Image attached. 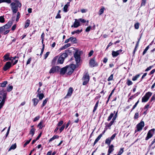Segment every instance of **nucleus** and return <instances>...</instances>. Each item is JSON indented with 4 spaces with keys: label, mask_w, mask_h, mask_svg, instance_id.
Wrapping results in <instances>:
<instances>
[{
    "label": "nucleus",
    "mask_w": 155,
    "mask_h": 155,
    "mask_svg": "<svg viewBox=\"0 0 155 155\" xmlns=\"http://www.w3.org/2000/svg\"><path fill=\"white\" fill-rule=\"evenodd\" d=\"M70 41H71V42H73L74 43H75L76 41V39L75 38H74L73 37H71L70 38Z\"/></svg>",
    "instance_id": "obj_36"
},
{
    "label": "nucleus",
    "mask_w": 155,
    "mask_h": 155,
    "mask_svg": "<svg viewBox=\"0 0 155 155\" xmlns=\"http://www.w3.org/2000/svg\"><path fill=\"white\" fill-rule=\"evenodd\" d=\"M44 48H45V45H43L42 48L41 49V53L40 54V55L41 56L42 55V54L43 53V51H44Z\"/></svg>",
    "instance_id": "obj_53"
},
{
    "label": "nucleus",
    "mask_w": 155,
    "mask_h": 155,
    "mask_svg": "<svg viewBox=\"0 0 155 155\" xmlns=\"http://www.w3.org/2000/svg\"><path fill=\"white\" fill-rule=\"evenodd\" d=\"M104 9V7H103V8H101V9L99 11V15H101L102 14H103V13Z\"/></svg>",
    "instance_id": "obj_41"
},
{
    "label": "nucleus",
    "mask_w": 155,
    "mask_h": 155,
    "mask_svg": "<svg viewBox=\"0 0 155 155\" xmlns=\"http://www.w3.org/2000/svg\"><path fill=\"white\" fill-rule=\"evenodd\" d=\"M13 89V86L11 85H9L7 87V91L8 92L11 91Z\"/></svg>",
    "instance_id": "obj_31"
},
{
    "label": "nucleus",
    "mask_w": 155,
    "mask_h": 155,
    "mask_svg": "<svg viewBox=\"0 0 155 155\" xmlns=\"http://www.w3.org/2000/svg\"><path fill=\"white\" fill-rule=\"evenodd\" d=\"M139 102V101L138 100L137 102L133 106V107L132 108V110H131V111H132L137 106V104Z\"/></svg>",
    "instance_id": "obj_49"
},
{
    "label": "nucleus",
    "mask_w": 155,
    "mask_h": 155,
    "mask_svg": "<svg viewBox=\"0 0 155 155\" xmlns=\"http://www.w3.org/2000/svg\"><path fill=\"white\" fill-rule=\"evenodd\" d=\"M74 57L75 59L76 63H79L80 60V54L78 52H76L74 54Z\"/></svg>",
    "instance_id": "obj_7"
},
{
    "label": "nucleus",
    "mask_w": 155,
    "mask_h": 155,
    "mask_svg": "<svg viewBox=\"0 0 155 155\" xmlns=\"http://www.w3.org/2000/svg\"><path fill=\"white\" fill-rule=\"evenodd\" d=\"M18 58V57H17L16 56H15L13 57H11L10 58V61H13V60H15L16 58Z\"/></svg>",
    "instance_id": "obj_61"
},
{
    "label": "nucleus",
    "mask_w": 155,
    "mask_h": 155,
    "mask_svg": "<svg viewBox=\"0 0 155 155\" xmlns=\"http://www.w3.org/2000/svg\"><path fill=\"white\" fill-rule=\"evenodd\" d=\"M63 121L61 120L60 121L58 124L57 125L58 126H61L63 124Z\"/></svg>",
    "instance_id": "obj_63"
},
{
    "label": "nucleus",
    "mask_w": 155,
    "mask_h": 155,
    "mask_svg": "<svg viewBox=\"0 0 155 155\" xmlns=\"http://www.w3.org/2000/svg\"><path fill=\"white\" fill-rule=\"evenodd\" d=\"M35 128H32L30 131L29 134H31L32 135V137L35 134Z\"/></svg>",
    "instance_id": "obj_22"
},
{
    "label": "nucleus",
    "mask_w": 155,
    "mask_h": 155,
    "mask_svg": "<svg viewBox=\"0 0 155 155\" xmlns=\"http://www.w3.org/2000/svg\"><path fill=\"white\" fill-rule=\"evenodd\" d=\"M113 74H111L110 76L107 79V81H111L113 80Z\"/></svg>",
    "instance_id": "obj_48"
},
{
    "label": "nucleus",
    "mask_w": 155,
    "mask_h": 155,
    "mask_svg": "<svg viewBox=\"0 0 155 155\" xmlns=\"http://www.w3.org/2000/svg\"><path fill=\"white\" fill-rule=\"evenodd\" d=\"M80 25V23L79 22L78 19H75V21L74 23V25L71 26V27H74L75 28H76Z\"/></svg>",
    "instance_id": "obj_10"
},
{
    "label": "nucleus",
    "mask_w": 155,
    "mask_h": 155,
    "mask_svg": "<svg viewBox=\"0 0 155 155\" xmlns=\"http://www.w3.org/2000/svg\"><path fill=\"white\" fill-rule=\"evenodd\" d=\"M7 93L5 91H2L0 92V109L3 106L5 102V100L6 98Z\"/></svg>",
    "instance_id": "obj_1"
},
{
    "label": "nucleus",
    "mask_w": 155,
    "mask_h": 155,
    "mask_svg": "<svg viewBox=\"0 0 155 155\" xmlns=\"http://www.w3.org/2000/svg\"><path fill=\"white\" fill-rule=\"evenodd\" d=\"M61 12V11L59 10L58 11V12L56 16L55 17V18L56 19L57 18H61V17L60 14V13Z\"/></svg>",
    "instance_id": "obj_38"
},
{
    "label": "nucleus",
    "mask_w": 155,
    "mask_h": 155,
    "mask_svg": "<svg viewBox=\"0 0 155 155\" xmlns=\"http://www.w3.org/2000/svg\"><path fill=\"white\" fill-rule=\"evenodd\" d=\"M121 49L117 51H112V55L113 57H115L117 56L122 51Z\"/></svg>",
    "instance_id": "obj_11"
},
{
    "label": "nucleus",
    "mask_w": 155,
    "mask_h": 155,
    "mask_svg": "<svg viewBox=\"0 0 155 155\" xmlns=\"http://www.w3.org/2000/svg\"><path fill=\"white\" fill-rule=\"evenodd\" d=\"M68 56L67 54L66 53H63L59 58L58 62L61 64L63 63L64 60Z\"/></svg>",
    "instance_id": "obj_3"
},
{
    "label": "nucleus",
    "mask_w": 155,
    "mask_h": 155,
    "mask_svg": "<svg viewBox=\"0 0 155 155\" xmlns=\"http://www.w3.org/2000/svg\"><path fill=\"white\" fill-rule=\"evenodd\" d=\"M44 95L43 94H39V93H38L37 96H38L39 99L40 100H42L44 97Z\"/></svg>",
    "instance_id": "obj_33"
},
{
    "label": "nucleus",
    "mask_w": 155,
    "mask_h": 155,
    "mask_svg": "<svg viewBox=\"0 0 155 155\" xmlns=\"http://www.w3.org/2000/svg\"><path fill=\"white\" fill-rule=\"evenodd\" d=\"M78 19L79 22H80V21H81V22L83 23H84L86 21L85 20H84V19H81V18H79Z\"/></svg>",
    "instance_id": "obj_55"
},
{
    "label": "nucleus",
    "mask_w": 155,
    "mask_h": 155,
    "mask_svg": "<svg viewBox=\"0 0 155 155\" xmlns=\"http://www.w3.org/2000/svg\"><path fill=\"white\" fill-rule=\"evenodd\" d=\"M31 140V138H30L29 140H27L26 142L24 144V147H25L27 144L29 143Z\"/></svg>",
    "instance_id": "obj_46"
},
{
    "label": "nucleus",
    "mask_w": 155,
    "mask_h": 155,
    "mask_svg": "<svg viewBox=\"0 0 155 155\" xmlns=\"http://www.w3.org/2000/svg\"><path fill=\"white\" fill-rule=\"evenodd\" d=\"M59 69V67L58 66L52 67L49 71V73H54Z\"/></svg>",
    "instance_id": "obj_8"
},
{
    "label": "nucleus",
    "mask_w": 155,
    "mask_h": 155,
    "mask_svg": "<svg viewBox=\"0 0 155 155\" xmlns=\"http://www.w3.org/2000/svg\"><path fill=\"white\" fill-rule=\"evenodd\" d=\"M148 99L146 98L144 96L142 97V102H145L148 101Z\"/></svg>",
    "instance_id": "obj_40"
},
{
    "label": "nucleus",
    "mask_w": 155,
    "mask_h": 155,
    "mask_svg": "<svg viewBox=\"0 0 155 155\" xmlns=\"http://www.w3.org/2000/svg\"><path fill=\"white\" fill-rule=\"evenodd\" d=\"M152 94V93L150 92H148L145 95H144V96L146 97V98H147V99H149L150 97L151 96Z\"/></svg>",
    "instance_id": "obj_19"
},
{
    "label": "nucleus",
    "mask_w": 155,
    "mask_h": 155,
    "mask_svg": "<svg viewBox=\"0 0 155 155\" xmlns=\"http://www.w3.org/2000/svg\"><path fill=\"white\" fill-rule=\"evenodd\" d=\"M73 91V88L71 87H70L68 90V92L67 94L66 95V96L65 97V98H67L68 97H70Z\"/></svg>",
    "instance_id": "obj_12"
},
{
    "label": "nucleus",
    "mask_w": 155,
    "mask_h": 155,
    "mask_svg": "<svg viewBox=\"0 0 155 155\" xmlns=\"http://www.w3.org/2000/svg\"><path fill=\"white\" fill-rule=\"evenodd\" d=\"M11 0H0V3L3 2H6L9 4L11 3Z\"/></svg>",
    "instance_id": "obj_27"
},
{
    "label": "nucleus",
    "mask_w": 155,
    "mask_h": 155,
    "mask_svg": "<svg viewBox=\"0 0 155 155\" xmlns=\"http://www.w3.org/2000/svg\"><path fill=\"white\" fill-rule=\"evenodd\" d=\"M114 146L113 145L111 144L109 146V148L108 150V152H109L110 153H111V152L114 150Z\"/></svg>",
    "instance_id": "obj_17"
},
{
    "label": "nucleus",
    "mask_w": 155,
    "mask_h": 155,
    "mask_svg": "<svg viewBox=\"0 0 155 155\" xmlns=\"http://www.w3.org/2000/svg\"><path fill=\"white\" fill-rule=\"evenodd\" d=\"M149 48V45L148 46L144 49V51H143V55H144L145 53H146L147 51L148 50Z\"/></svg>",
    "instance_id": "obj_44"
},
{
    "label": "nucleus",
    "mask_w": 155,
    "mask_h": 155,
    "mask_svg": "<svg viewBox=\"0 0 155 155\" xmlns=\"http://www.w3.org/2000/svg\"><path fill=\"white\" fill-rule=\"evenodd\" d=\"M3 27L4 29V30H7L10 27L7 24L5 25L4 26H3Z\"/></svg>",
    "instance_id": "obj_47"
},
{
    "label": "nucleus",
    "mask_w": 155,
    "mask_h": 155,
    "mask_svg": "<svg viewBox=\"0 0 155 155\" xmlns=\"http://www.w3.org/2000/svg\"><path fill=\"white\" fill-rule=\"evenodd\" d=\"M112 140L109 138H107L105 140V143L110 145L111 141Z\"/></svg>",
    "instance_id": "obj_29"
},
{
    "label": "nucleus",
    "mask_w": 155,
    "mask_h": 155,
    "mask_svg": "<svg viewBox=\"0 0 155 155\" xmlns=\"http://www.w3.org/2000/svg\"><path fill=\"white\" fill-rule=\"evenodd\" d=\"M43 124V122L41 121L39 124H38V127L40 129H42L43 127L42 126V124Z\"/></svg>",
    "instance_id": "obj_45"
},
{
    "label": "nucleus",
    "mask_w": 155,
    "mask_h": 155,
    "mask_svg": "<svg viewBox=\"0 0 155 155\" xmlns=\"http://www.w3.org/2000/svg\"><path fill=\"white\" fill-rule=\"evenodd\" d=\"M48 101V99L46 98L43 101L42 105L41 106L42 107H43L45 105V104H46L47 103V102Z\"/></svg>",
    "instance_id": "obj_42"
},
{
    "label": "nucleus",
    "mask_w": 155,
    "mask_h": 155,
    "mask_svg": "<svg viewBox=\"0 0 155 155\" xmlns=\"http://www.w3.org/2000/svg\"><path fill=\"white\" fill-rule=\"evenodd\" d=\"M82 31V29H81V30H77L76 31H75V33L79 34L80 32H81Z\"/></svg>",
    "instance_id": "obj_56"
},
{
    "label": "nucleus",
    "mask_w": 155,
    "mask_h": 155,
    "mask_svg": "<svg viewBox=\"0 0 155 155\" xmlns=\"http://www.w3.org/2000/svg\"><path fill=\"white\" fill-rule=\"evenodd\" d=\"M137 95H136V94H135L131 96L129 98V100H131L132 99L134 98L136 96H137Z\"/></svg>",
    "instance_id": "obj_59"
},
{
    "label": "nucleus",
    "mask_w": 155,
    "mask_h": 155,
    "mask_svg": "<svg viewBox=\"0 0 155 155\" xmlns=\"http://www.w3.org/2000/svg\"><path fill=\"white\" fill-rule=\"evenodd\" d=\"M95 59L94 58L91 59L90 61L89 64L90 66L91 67H93L95 66L96 65V63L95 61Z\"/></svg>",
    "instance_id": "obj_13"
},
{
    "label": "nucleus",
    "mask_w": 155,
    "mask_h": 155,
    "mask_svg": "<svg viewBox=\"0 0 155 155\" xmlns=\"http://www.w3.org/2000/svg\"><path fill=\"white\" fill-rule=\"evenodd\" d=\"M153 67V66H149V67L147 68L145 70V71H147L150 70L151 68Z\"/></svg>",
    "instance_id": "obj_58"
},
{
    "label": "nucleus",
    "mask_w": 155,
    "mask_h": 155,
    "mask_svg": "<svg viewBox=\"0 0 155 155\" xmlns=\"http://www.w3.org/2000/svg\"><path fill=\"white\" fill-rule=\"evenodd\" d=\"M74 71V69L71 67H69L67 66V74L70 75Z\"/></svg>",
    "instance_id": "obj_14"
},
{
    "label": "nucleus",
    "mask_w": 155,
    "mask_h": 155,
    "mask_svg": "<svg viewBox=\"0 0 155 155\" xmlns=\"http://www.w3.org/2000/svg\"><path fill=\"white\" fill-rule=\"evenodd\" d=\"M152 94V93L150 92H148L145 95H144V96L146 97V98H147V99H149L150 97L151 96Z\"/></svg>",
    "instance_id": "obj_21"
},
{
    "label": "nucleus",
    "mask_w": 155,
    "mask_h": 155,
    "mask_svg": "<svg viewBox=\"0 0 155 155\" xmlns=\"http://www.w3.org/2000/svg\"><path fill=\"white\" fill-rule=\"evenodd\" d=\"M33 103V105L35 106L38 102L39 101L38 99L37 98H34L32 100Z\"/></svg>",
    "instance_id": "obj_18"
},
{
    "label": "nucleus",
    "mask_w": 155,
    "mask_h": 155,
    "mask_svg": "<svg viewBox=\"0 0 155 155\" xmlns=\"http://www.w3.org/2000/svg\"><path fill=\"white\" fill-rule=\"evenodd\" d=\"M5 21V19L3 16H0V22L3 23Z\"/></svg>",
    "instance_id": "obj_50"
},
{
    "label": "nucleus",
    "mask_w": 155,
    "mask_h": 155,
    "mask_svg": "<svg viewBox=\"0 0 155 155\" xmlns=\"http://www.w3.org/2000/svg\"><path fill=\"white\" fill-rule=\"evenodd\" d=\"M10 54L9 53L5 54L3 57L4 58L3 60L4 61H5L8 60L10 61V58L9 57Z\"/></svg>",
    "instance_id": "obj_15"
},
{
    "label": "nucleus",
    "mask_w": 155,
    "mask_h": 155,
    "mask_svg": "<svg viewBox=\"0 0 155 155\" xmlns=\"http://www.w3.org/2000/svg\"><path fill=\"white\" fill-rule=\"evenodd\" d=\"M65 127V126L63 125L59 129V130L60 131V132H61L62 130L64 129V128Z\"/></svg>",
    "instance_id": "obj_62"
},
{
    "label": "nucleus",
    "mask_w": 155,
    "mask_h": 155,
    "mask_svg": "<svg viewBox=\"0 0 155 155\" xmlns=\"http://www.w3.org/2000/svg\"><path fill=\"white\" fill-rule=\"evenodd\" d=\"M154 130V129H152L148 131L147 134V136L145 138V140H148L153 136Z\"/></svg>",
    "instance_id": "obj_5"
},
{
    "label": "nucleus",
    "mask_w": 155,
    "mask_h": 155,
    "mask_svg": "<svg viewBox=\"0 0 155 155\" xmlns=\"http://www.w3.org/2000/svg\"><path fill=\"white\" fill-rule=\"evenodd\" d=\"M12 24H13V22L12 21H9L7 24L8 25V26H10V27L12 25Z\"/></svg>",
    "instance_id": "obj_64"
},
{
    "label": "nucleus",
    "mask_w": 155,
    "mask_h": 155,
    "mask_svg": "<svg viewBox=\"0 0 155 155\" xmlns=\"http://www.w3.org/2000/svg\"><path fill=\"white\" fill-rule=\"evenodd\" d=\"M16 143H15L14 144L12 145L11 147H10V148L9 149L8 151H10L11 150H14L16 148Z\"/></svg>",
    "instance_id": "obj_23"
},
{
    "label": "nucleus",
    "mask_w": 155,
    "mask_h": 155,
    "mask_svg": "<svg viewBox=\"0 0 155 155\" xmlns=\"http://www.w3.org/2000/svg\"><path fill=\"white\" fill-rule=\"evenodd\" d=\"M39 118H40V117L39 116H37L36 117H35L34 118V119L33 120V121L34 122H35V121H37V120H39Z\"/></svg>",
    "instance_id": "obj_60"
},
{
    "label": "nucleus",
    "mask_w": 155,
    "mask_h": 155,
    "mask_svg": "<svg viewBox=\"0 0 155 155\" xmlns=\"http://www.w3.org/2000/svg\"><path fill=\"white\" fill-rule=\"evenodd\" d=\"M14 1L16 2L15 3H16L17 5H18V6H19V8L21 7V4L18 0H14Z\"/></svg>",
    "instance_id": "obj_39"
},
{
    "label": "nucleus",
    "mask_w": 155,
    "mask_h": 155,
    "mask_svg": "<svg viewBox=\"0 0 155 155\" xmlns=\"http://www.w3.org/2000/svg\"><path fill=\"white\" fill-rule=\"evenodd\" d=\"M11 10L13 14L16 13L18 11L19 6L15 2H12L10 4Z\"/></svg>",
    "instance_id": "obj_2"
},
{
    "label": "nucleus",
    "mask_w": 155,
    "mask_h": 155,
    "mask_svg": "<svg viewBox=\"0 0 155 155\" xmlns=\"http://www.w3.org/2000/svg\"><path fill=\"white\" fill-rule=\"evenodd\" d=\"M68 6H67V5H65L64 6V8H63V11L64 12H68Z\"/></svg>",
    "instance_id": "obj_43"
},
{
    "label": "nucleus",
    "mask_w": 155,
    "mask_h": 155,
    "mask_svg": "<svg viewBox=\"0 0 155 155\" xmlns=\"http://www.w3.org/2000/svg\"><path fill=\"white\" fill-rule=\"evenodd\" d=\"M152 94V93L150 92H148L145 95H144V96L146 97V98H147V99H149L150 97L151 96Z\"/></svg>",
    "instance_id": "obj_20"
},
{
    "label": "nucleus",
    "mask_w": 155,
    "mask_h": 155,
    "mask_svg": "<svg viewBox=\"0 0 155 155\" xmlns=\"http://www.w3.org/2000/svg\"><path fill=\"white\" fill-rule=\"evenodd\" d=\"M82 79L83 81V85H86L88 83L89 80V74L87 73L85 74L84 75Z\"/></svg>",
    "instance_id": "obj_4"
},
{
    "label": "nucleus",
    "mask_w": 155,
    "mask_h": 155,
    "mask_svg": "<svg viewBox=\"0 0 155 155\" xmlns=\"http://www.w3.org/2000/svg\"><path fill=\"white\" fill-rule=\"evenodd\" d=\"M30 24V21L29 19H27L26 21V22L25 23V28H27L29 25Z\"/></svg>",
    "instance_id": "obj_32"
},
{
    "label": "nucleus",
    "mask_w": 155,
    "mask_h": 155,
    "mask_svg": "<svg viewBox=\"0 0 155 155\" xmlns=\"http://www.w3.org/2000/svg\"><path fill=\"white\" fill-rule=\"evenodd\" d=\"M67 66L62 68L61 69L60 73L61 74H65V72H67Z\"/></svg>",
    "instance_id": "obj_16"
},
{
    "label": "nucleus",
    "mask_w": 155,
    "mask_h": 155,
    "mask_svg": "<svg viewBox=\"0 0 155 155\" xmlns=\"http://www.w3.org/2000/svg\"><path fill=\"white\" fill-rule=\"evenodd\" d=\"M113 123H113V121H111L109 123L107 124L106 125V127L108 129H110V127L113 124Z\"/></svg>",
    "instance_id": "obj_30"
},
{
    "label": "nucleus",
    "mask_w": 155,
    "mask_h": 155,
    "mask_svg": "<svg viewBox=\"0 0 155 155\" xmlns=\"http://www.w3.org/2000/svg\"><path fill=\"white\" fill-rule=\"evenodd\" d=\"M7 81H4L3 83L1 84V86L2 87H5L6 84H7Z\"/></svg>",
    "instance_id": "obj_35"
},
{
    "label": "nucleus",
    "mask_w": 155,
    "mask_h": 155,
    "mask_svg": "<svg viewBox=\"0 0 155 155\" xmlns=\"http://www.w3.org/2000/svg\"><path fill=\"white\" fill-rule=\"evenodd\" d=\"M115 111H114V114L113 113H111L110 114V116L108 117L107 120L108 121H109L112 118V117H113L114 114L115 113Z\"/></svg>",
    "instance_id": "obj_25"
},
{
    "label": "nucleus",
    "mask_w": 155,
    "mask_h": 155,
    "mask_svg": "<svg viewBox=\"0 0 155 155\" xmlns=\"http://www.w3.org/2000/svg\"><path fill=\"white\" fill-rule=\"evenodd\" d=\"M144 126V122L143 121L140 122L137 124V131H139L142 130Z\"/></svg>",
    "instance_id": "obj_6"
},
{
    "label": "nucleus",
    "mask_w": 155,
    "mask_h": 155,
    "mask_svg": "<svg viewBox=\"0 0 155 155\" xmlns=\"http://www.w3.org/2000/svg\"><path fill=\"white\" fill-rule=\"evenodd\" d=\"M134 28L136 29H138L139 28V23H136L134 24Z\"/></svg>",
    "instance_id": "obj_51"
},
{
    "label": "nucleus",
    "mask_w": 155,
    "mask_h": 155,
    "mask_svg": "<svg viewBox=\"0 0 155 155\" xmlns=\"http://www.w3.org/2000/svg\"><path fill=\"white\" fill-rule=\"evenodd\" d=\"M139 113H136L134 116V118L135 119H137L139 117Z\"/></svg>",
    "instance_id": "obj_52"
},
{
    "label": "nucleus",
    "mask_w": 155,
    "mask_h": 155,
    "mask_svg": "<svg viewBox=\"0 0 155 155\" xmlns=\"http://www.w3.org/2000/svg\"><path fill=\"white\" fill-rule=\"evenodd\" d=\"M71 45L70 43H68L66 45H65L62 47L61 48V50H64L66 48H67L69 47Z\"/></svg>",
    "instance_id": "obj_24"
},
{
    "label": "nucleus",
    "mask_w": 155,
    "mask_h": 155,
    "mask_svg": "<svg viewBox=\"0 0 155 155\" xmlns=\"http://www.w3.org/2000/svg\"><path fill=\"white\" fill-rule=\"evenodd\" d=\"M126 84H127V85L130 86V85H132L133 84V83L129 79H127V81L126 82Z\"/></svg>",
    "instance_id": "obj_34"
},
{
    "label": "nucleus",
    "mask_w": 155,
    "mask_h": 155,
    "mask_svg": "<svg viewBox=\"0 0 155 155\" xmlns=\"http://www.w3.org/2000/svg\"><path fill=\"white\" fill-rule=\"evenodd\" d=\"M105 131H104L103 133L101 134H100L98 137H97V141L100 140L102 136V135L104 134Z\"/></svg>",
    "instance_id": "obj_57"
},
{
    "label": "nucleus",
    "mask_w": 155,
    "mask_h": 155,
    "mask_svg": "<svg viewBox=\"0 0 155 155\" xmlns=\"http://www.w3.org/2000/svg\"><path fill=\"white\" fill-rule=\"evenodd\" d=\"M124 148H121L117 155H121L124 152Z\"/></svg>",
    "instance_id": "obj_37"
},
{
    "label": "nucleus",
    "mask_w": 155,
    "mask_h": 155,
    "mask_svg": "<svg viewBox=\"0 0 155 155\" xmlns=\"http://www.w3.org/2000/svg\"><path fill=\"white\" fill-rule=\"evenodd\" d=\"M140 76V74H137L136 75V76H134L132 78V80L133 81H135L137 80V79Z\"/></svg>",
    "instance_id": "obj_28"
},
{
    "label": "nucleus",
    "mask_w": 155,
    "mask_h": 155,
    "mask_svg": "<svg viewBox=\"0 0 155 155\" xmlns=\"http://www.w3.org/2000/svg\"><path fill=\"white\" fill-rule=\"evenodd\" d=\"M59 136L58 135H54L49 140V142H51L55 139H58L59 138Z\"/></svg>",
    "instance_id": "obj_26"
},
{
    "label": "nucleus",
    "mask_w": 155,
    "mask_h": 155,
    "mask_svg": "<svg viewBox=\"0 0 155 155\" xmlns=\"http://www.w3.org/2000/svg\"><path fill=\"white\" fill-rule=\"evenodd\" d=\"M11 63L10 62H7L3 67V70L4 71H6L9 69L11 66Z\"/></svg>",
    "instance_id": "obj_9"
},
{
    "label": "nucleus",
    "mask_w": 155,
    "mask_h": 155,
    "mask_svg": "<svg viewBox=\"0 0 155 155\" xmlns=\"http://www.w3.org/2000/svg\"><path fill=\"white\" fill-rule=\"evenodd\" d=\"M116 134H117L116 133H115V134H114L112 136L110 137L109 138L110 139H111V140H113L115 137Z\"/></svg>",
    "instance_id": "obj_54"
}]
</instances>
